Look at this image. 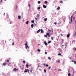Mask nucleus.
<instances>
[{
	"label": "nucleus",
	"mask_w": 76,
	"mask_h": 76,
	"mask_svg": "<svg viewBox=\"0 0 76 76\" xmlns=\"http://www.w3.org/2000/svg\"><path fill=\"white\" fill-rule=\"evenodd\" d=\"M50 32H51V30L48 29V33L46 34L47 35H48L49 38L50 37V36H51V34L49 35L50 34Z\"/></svg>",
	"instance_id": "f257e3e1"
},
{
	"label": "nucleus",
	"mask_w": 76,
	"mask_h": 76,
	"mask_svg": "<svg viewBox=\"0 0 76 76\" xmlns=\"http://www.w3.org/2000/svg\"><path fill=\"white\" fill-rule=\"evenodd\" d=\"M27 42H26V43H25V45L26 46L25 47L26 49H27V48H28V49H29V47H28V44L27 43Z\"/></svg>",
	"instance_id": "f03ea898"
},
{
	"label": "nucleus",
	"mask_w": 76,
	"mask_h": 76,
	"mask_svg": "<svg viewBox=\"0 0 76 76\" xmlns=\"http://www.w3.org/2000/svg\"><path fill=\"white\" fill-rule=\"evenodd\" d=\"M44 44H45V45H46V46H47V45H48V44H47V42H46V41H45Z\"/></svg>",
	"instance_id": "7ed1b4c3"
},
{
	"label": "nucleus",
	"mask_w": 76,
	"mask_h": 76,
	"mask_svg": "<svg viewBox=\"0 0 76 76\" xmlns=\"http://www.w3.org/2000/svg\"><path fill=\"white\" fill-rule=\"evenodd\" d=\"M40 31L41 32V33H42V34H43V33H44V31H43V30L42 29H40Z\"/></svg>",
	"instance_id": "20e7f679"
},
{
	"label": "nucleus",
	"mask_w": 76,
	"mask_h": 76,
	"mask_svg": "<svg viewBox=\"0 0 76 76\" xmlns=\"http://www.w3.org/2000/svg\"><path fill=\"white\" fill-rule=\"evenodd\" d=\"M43 8H47V6L44 5H43Z\"/></svg>",
	"instance_id": "39448f33"
},
{
	"label": "nucleus",
	"mask_w": 76,
	"mask_h": 76,
	"mask_svg": "<svg viewBox=\"0 0 76 76\" xmlns=\"http://www.w3.org/2000/svg\"><path fill=\"white\" fill-rule=\"evenodd\" d=\"M72 22V20H69V23H71ZM70 25H71V24H70Z\"/></svg>",
	"instance_id": "423d86ee"
},
{
	"label": "nucleus",
	"mask_w": 76,
	"mask_h": 76,
	"mask_svg": "<svg viewBox=\"0 0 76 76\" xmlns=\"http://www.w3.org/2000/svg\"><path fill=\"white\" fill-rule=\"evenodd\" d=\"M28 71V69H25V71H24V72L26 73V72H27Z\"/></svg>",
	"instance_id": "0eeeda50"
},
{
	"label": "nucleus",
	"mask_w": 76,
	"mask_h": 76,
	"mask_svg": "<svg viewBox=\"0 0 76 76\" xmlns=\"http://www.w3.org/2000/svg\"><path fill=\"white\" fill-rule=\"evenodd\" d=\"M21 18V17L20 15H19L18 16V19H20V18Z\"/></svg>",
	"instance_id": "6e6552de"
},
{
	"label": "nucleus",
	"mask_w": 76,
	"mask_h": 76,
	"mask_svg": "<svg viewBox=\"0 0 76 76\" xmlns=\"http://www.w3.org/2000/svg\"><path fill=\"white\" fill-rule=\"evenodd\" d=\"M69 37H70V34H69V33L67 34V38H69Z\"/></svg>",
	"instance_id": "1a4fd4ad"
},
{
	"label": "nucleus",
	"mask_w": 76,
	"mask_h": 76,
	"mask_svg": "<svg viewBox=\"0 0 76 76\" xmlns=\"http://www.w3.org/2000/svg\"><path fill=\"white\" fill-rule=\"evenodd\" d=\"M72 42V44H75V41L74 40H73Z\"/></svg>",
	"instance_id": "9d476101"
},
{
	"label": "nucleus",
	"mask_w": 76,
	"mask_h": 76,
	"mask_svg": "<svg viewBox=\"0 0 76 76\" xmlns=\"http://www.w3.org/2000/svg\"><path fill=\"white\" fill-rule=\"evenodd\" d=\"M40 31H41V29H39L38 31H37V33H39V32H40Z\"/></svg>",
	"instance_id": "9b49d317"
},
{
	"label": "nucleus",
	"mask_w": 76,
	"mask_h": 76,
	"mask_svg": "<svg viewBox=\"0 0 76 76\" xmlns=\"http://www.w3.org/2000/svg\"><path fill=\"white\" fill-rule=\"evenodd\" d=\"M34 24H32L31 25V28H34Z\"/></svg>",
	"instance_id": "f8f14e48"
},
{
	"label": "nucleus",
	"mask_w": 76,
	"mask_h": 76,
	"mask_svg": "<svg viewBox=\"0 0 76 76\" xmlns=\"http://www.w3.org/2000/svg\"><path fill=\"white\" fill-rule=\"evenodd\" d=\"M60 60L56 61V63H60Z\"/></svg>",
	"instance_id": "ddd939ff"
},
{
	"label": "nucleus",
	"mask_w": 76,
	"mask_h": 76,
	"mask_svg": "<svg viewBox=\"0 0 76 76\" xmlns=\"http://www.w3.org/2000/svg\"><path fill=\"white\" fill-rule=\"evenodd\" d=\"M28 7H29V8H30V7H31V5H30V4H29V3L28 4Z\"/></svg>",
	"instance_id": "4468645a"
},
{
	"label": "nucleus",
	"mask_w": 76,
	"mask_h": 76,
	"mask_svg": "<svg viewBox=\"0 0 76 76\" xmlns=\"http://www.w3.org/2000/svg\"><path fill=\"white\" fill-rule=\"evenodd\" d=\"M74 36H76V32H75L73 34Z\"/></svg>",
	"instance_id": "2eb2a0df"
},
{
	"label": "nucleus",
	"mask_w": 76,
	"mask_h": 76,
	"mask_svg": "<svg viewBox=\"0 0 76 76\" xmlns=\"http://www.w3.org/2000/svg\"><path fill=\"white\" fill-rule=\"evenodd\" d=\"M17 70V69H16V68H14L13 69V71H16Z\"/></svg>",
	"instance_id": "dca6fc26"
},
{
	"label": "nucleus",
	"mask_w": 76,
	"mask_h": 76,
	"mask_svg": "<svg viewBox=\"0 0 76 76\" xmlns=\"http://www.w3.org/2000/svg\"><path fill=\"white\" fill-rule=\"evenodd\" d=\"M28 23H29V21H27V22H26V24H28Z\"/></svg>",
	"instance_id": "f3484780"
},
{
	"label": "nucleus",
	"mask_w": 76,
	"mask_h": 76,
	"mask_svg": "<svg viewBox=\"0 0 76 76\" xmlns=\"http://www.w3.org/2000/svg\"><path fill=\"white\" fill-rule=\"evenodd\" d=\"M44 20L45 21H47V18H44Z\"/></svg>",
	"instance_id": "a211bd4d"
},
{
	"label": "nucleus",
	"mask_w": 76,
	"mask_h": 76,
	"mask_svg": "<svg viewBox=\"0 0 76 76\" xmlns=\"http://www.w3.org/2000/svg\"><path fill=\"white\" fill-rule=\"evenodd\" d=\"M45 4H47V3H48V2H47V1H45Z\"/></svg>",
	"instance_id": "6ab92c4d"
},
{
	"label": "nucleus",
	"mask_w": 76,
	"mask_h": 76,
	"mask_svg": "<svg viewBox=\"0 0 76 76\" xmlns=\"http://www.w3.org/2000/svg\"><path fill=\"white\" fill-rule=\"evenodd\" d=\"M51 31L52 32H51V34L52 35H53V30L52 29V31Z\"/></svg>",
	"instance_id": "aec40b11"
},
{
	"label": "nucleus",
	"mask_w": 76,
	"mask_h": 76,
	"mask_svg": "<svg viewBox=\"0 0 76 76\" xmlns=\"http://www.w3.org/2000/svg\"><path fill=\"white\" fill-rule=\"evenodd\" d=\"M3 65H4V66H6V63H4L3 64Z\"/></svg>",
	"instance_id": "412c9836"
},
{
	"label": "nucleus",
	"mask_w": 76,
	"mask_h": 76,
	"mask_svg": "<svg viewBox=\"0 0 76 76\" xmlns=\"http://www.w3.org/2000/svg\"><path fill=\"white\" fill-rule=\"evenodd\" d=\"M50 42H51V41H49V42H48V43L50 44Z\"/></svg>",
	"instance_id": "4be33fe9"
},
{
	"label": "nucleus",
	"mask_w": 76,
	"mask_h": 76,
	"mask_svg": "<svg viewBox=\"0 0 76 76\" xmlns=\"http://www.w3.org/2000/svg\"><path fill=\"white\" fill-rule=\"evenodd\" d=\"M61 41H62V43H63V42H64V39H61Z\"/></svg>",
	"instance_id": "5701e85b"
},
{
	"label": "nucleus",
	"mask_w": 76,
	"mask_h": 76,
	"mask_svg": "<svg viewBox=\"0 0 76 76\" xmlns=\"http://www.w3.org/2000/svg\"><path fill=\"white\" fill-rule=\"evenodd\" d=\"M47 35H44V37H46V38H48V37H47Z\"/></svg>",
	"instance_id": "b1692460"
},
{
	"label": "nucleus",
	"mask_w": 76,
	"mask_h": 76,
	"mask_svg": "<svg viewBox=\"0 0 76 76\" xmlns=\"http://www.w3.org/2000/svg\"><path fill=\"white\" fill-rule=\"evenodd\" d=\"M37 51L38 52H40L41 51V50H39V49H38L37 50Z\"/></svg>",
	"instance_id": "393cba45"
},
{
	"label": "nucleus",
	"mask_w": 76,
	"mask_h": 76,
	"mask_svg": "<svg viewBox=\"0 0 76 76\" xmlns=\"http://www.w3.org/2000/svg\"><path fill=\"white\" fill-rule=\"evenodd\" d=\"M26 67L27 68H28V64H27L26 65Z\"/></svg>",
	"instance_id": "a878e982"
},
{
	"label": "nucleus",
	"mask_w": 76,
	"mask_h": 76,
	"mask_svg": "<svg viewBox=\"0 0 76 76\" xmlns=\"http://www.w3.org/2000/svg\"><path fill=\"white\" fill-rule=\"evenodd\" d=\"M41 3V1H38V4H40Z\"/></svg>",
	"instance_id": "bb28decb"
},
{
	"label": "nucleus",
	"mask_w": 76,
	"mask_h": 76,
	"mask_svg": "<svg viewBox=\"0 0 76 76\" xmlns=\"http://www.w3.org/2000/svg\"><path fill=\"white\" fill-rule=\"evenodd\" d=\"M75 29H76V20L75 21Z\"/></svg>",
	"instance_id": "cd10ccee"
},
{
	"label": "nucleus",
	"mask_w": 76,
	"mask_h": 76,
	"mask_svg": "<svg viewBox=\"0 0 76 76\" xmlns=\"http://www.w3.org/2000/svg\"><path fill=\"white\" fill-rule=\"evenodd\" d=\"M58 56H61V53H58Z\"/></svg>",
	"instance_id": "c85d7f7f"
},
{
	"label": "nucleus",
	"mask_w": 76,
	"mask_h": 76,
	"mask_svg": "<svg viewBox=\"0 0 76 76\" xmlns=\"http://www.w3.org/2000/svg\"><path fill=\"white\" fill-rule=\"evenodd\" d=\"M73 18V15H72L71 17V20H72V18Z\"/></svg>",
	"instance_id": "c756f323"
},
{
	"label": "nucleus",
	"mask_w": 76,
	"mask_h": 76,
	"mask_svg": "<svg viewBox=\"0 0 76 76\" xmlns=\"http://www.w3.org/2000/svg\"><path fill=\"white\" fill-rule=\"evenodd\" d=\"M71 75V74L70 73H69L68 74V76H70Z\"/></svg>",
	"instance_id": "7c9ffc66"
},
{
	"label": "nucleus",
	"mask_w": 76,
	"mask_h": 76,
	"mask_svg": "<svg viewBox=\"0 0 76 76\" xmlns=\"http://www.w3.org/2000/svg\"><path fill=\"white\" fill-rule=\"evenodd\" d=\"M48 59H49V60H51V58H50V57H48Z\"/></svg>",
	"instance_id": "2f4dec72"
},
{
	"label": "nucleus",
	"mask_w": 76,
	"mask_h": 76,
	"mask_svg": "<svg viewBox=\"0 0 76 76\" xmlns=\"http://www.w3.org/2000/svg\"><path fill=\"white\" fill-rule=\"evenodd\" d=\"M57 9L58 10H60V7H58L57 8Z\"/></svg>",
	"instance_id": "473e14b6"
},
{
	"label": "nucleus",
	"mask_w": 76,
	"mask_h": 76,
	"mask_svg": "<svg viewBox=\"0 0 76 76\" xmlns=\"http://www.w3.org/2000/svg\"><path fill=\"white\" fill-rule=\"evenodd\" d=\"M32 23H34V20H31V21Z\"/></svg>",
	"instance_id": "72a5a7b5"
},
{
	"label": "nucleus",
	"mask_w": 76,
	"mask_h": 76,
	"mask_svg": "<svg viewBox=\"0 0 76 76\" xmlns=\"http://www.w3.org/2000/svg\"><path fill=\"white\" fill-rule=\"evenodd\" d=\"M40 8H41L40 7H38L37 8V9H38V10H39V9H40Z\"/></svg>",
	"instance_id": "f704fd0d"
},
{
	"label": "nucleus",
	"mask_w": 76,
	"mask_h": 76,
	"mask_svg": "<svg viewBox=\"0 0 76 76\" xmlns=\"http://www.w3.org/2000/svg\"><path fill=\"white\" fill-rule=\"evenodd\" d=\"M58 71H59L60 72H61V69H59L58 70Z\"/></svg>",
	"instance_id": "c9c22d12"
},
{
	"label": "nucleus",
	"mask_w": 76,
	"mask_h": 76,
	"mask_svg": "<svg viewBox=\"0 0 76 76\" xmlns=\"http://www.w3.org/2000/svg\"><path fill=\"white\" fill-rule=\"evenodd\" d=\"M45 54H46V55L47 54V52H45Z\"/></svg>",
	"instance_id": "e433bc0d"
},
{
	"label": "nucleus",
	"mask_w": 76,
	"mask_h": 76,
	"mask_svg": "<svg viewBox=\"0 0 76 76\" xmlns=\"http://www.w3.org/2000/svg\"><path fill=\"white\" fill-rule=\"evenodd\" d=\"M50 69H51V66H49V67L48 69H49V70H50Z\"/></svg>",
	"instance_id": "4c0bfd02"
},
{
	"label": "nucleus",
	"mask_w": 76,
	"mask_h": 76,
	"mask_svg": "<svg viewBox=\"0 0 76 76\" xmlns=\"http://www.w3.org/2000/svg\"><path fill=\"white\" fill-rule=\"evenodd\" d=\"M46 67H48V64H46Z\"/></svg>",
	"instance_id": "58836bf2"
},
{
	"label": "nucleus",
	"mask_w": 76,
	"mask_h": 76,
	"mask_svg": "<svg viewBox=\"0 0 76 76\" xmlns=\"http://www.w3.org/2000/svg\"><path fill=\"white\" fill-rule=\"evenodd\" d=\"M23 63H25V61H23Z\"/></svg>",
	"instance_id": "ea45409f"
},
{
	"label": "nucleus",
	"mask_w": 76,
	"mask_h": 76,
	"mask_svg": "<svg viewBox=\"0 0 76 76\" xmlns=\"http://www.w3.org/2000/svg\"><path fill=\"white\" fill-rule=\"evenodd\" d=\"M43 66H46V65L45 64H43Z\"/></svg>",
	"instance_id": "a19ab883"
},
{
	"label": "nucleus",
	"mask_w": 76,
	"mask_h": 76,
	"mask_svg": "<svg viewBox=\"0 0 76 76\" xmlns=\"http://www.w3.org/2000/svg\"><path fill=\"white\" fill-rule=\"evenodd\" d=\"M28 72L29 73V74H30V73H29V70H28Z\"/></svg>",
	"instance_id": "79ce46f5"
},
{
	"label": "nucleus",
	"mask_w": 76,
	"mask_h": 76,
	"mask_svg": "<svg viewBox=\"0 0 76 76\" xmlns=\"http://www.w3.org/2000/svg\"><path fill=\"white\" fill-rule=\"evenodd\" d=\"M74 64H76V61H74Z\"/></svg>",
	"instance_id": "37998d69"
},
{
	"label": "nucleus",
	"mask_w": 76,
	"mask_h": 76,
	"mask_svg": "<svg viewBox=\"0 0 76 76\" xmlns=\"http://www.w3.org/2000/svg\"><path fill=\"white\" fill-rule=\"evenodd\" d=\"M54 24H55V25H56V24H57V22H55Z\"/></svg>",
	"instance_id": "c03bdc74"
},
{
	"label": "nucleus",
	"mask_w": 76,
	"mask_h": 76,
	"mask_svg": "<svg viewBox=\"0 0 76 76\" xmlns=\"http://www.w3.org/2000/svg\"><path fill=\"white\" fill-rule=\"evenodd\" d=\"M30 72L31 73H32V71L31 70H30Z\"/></svg>",
	"instance_id": "a18cd8bd"
},
{
	"label": "nucleus",
	"mask_w": 76,
	"mask_h": 76,
	"mask_svg": "<svg viewBox=\"0 0 76 76\" xmlns=\"http://www.w3.org/2000/svg\"><path fill=\"white\" fill-rule=\"evenodd\" d=\"M44 72H46V70H45V69L44 70Z\"/></svg>",
	"instance_id": "49530a36"
},
{
	"label": "nucleus",
	"mask_w": 76,
	"mask_h": 76,
	"mask_svg": "<svg viewBox=\"0 0 76 76\" xmlns=\"http://www.w3.org/2000/svg\"><path fill=\"white\" fill-rule=\"evenodd\" d=\"M51 39H52V40H53V38L52 37H51Z\"/></svg>",
	"instance_id": "de8ad7c7"
},
{
	"label": "nucleus",
	"mask_w": 76,
	"mask_h": 76,
	"mask_svg": "<svg viewBox=\"0 0 76 76\" xmlns=\"http://www.w3.org/2000/svg\"><path fill=\"white\" fill-rule=\"evenodd\" d=\"M60 3H63V1H61L60 2Z\"/></svg>",
	"instance_id": "09e8293b"
},
{
	"label": "nucleus",
	"mask_w": 76,
	"mask_h": 76,
	"mask_svg": "<svg viewBox=\"0 0 76 76\" xmlns=\"http://www.w3.org/2000/svg\"><path fill=\"white\" fill-rule=\"evenodd\" d=\"M67 45L65 44V47H66V46H67Z\"/></svg>",
	"instance_id": "8fccbe9b"
},
{
	"label": "nucleus",
	"mask_w": 76,
	"mask_h": 76,
	"mask_svg": "<svg viewBox=\"0 0 76 76\" xmlns=\"http://www.w3.org/2000/svg\"><path fill=\"white\" fill-rule=\"evenodd\" d=\"M12 45H15V44H14V43H13L12 44Z\"/></svg>",
	"instance_id": "3c124183"
},
{
	"label": "nucleus",
	"mask_w": 76,
	"mask_h": 76,
	"mask_svg": "<svg viewBox=\"0 0 76 76\" xmlns=\"http://www.w3.org/2000/svg\"><path fill=\"white\" fill-rule=\"evenodd\" d=\"M74 50H75V51H76V48H74Z\"/></svg>",
	"instance_id": "603ef678"
},
{
	"label": "nucleus",
	"mask_w": 76,
	"mask_h": 76,
	"mask_svg": "<svg viewBox=\"0 0 76 76\" xmlns=\"http://www.w3.org/2000/svg\"><path fill=\"white\" fill-rule=\"evenodd\" d=\"M40 67V66H39V65L38 66V67H37V69H38V67Z\"/></svg>",
	"instance_id": "864d4df0"
},
{
	"label": "nucleus",
	"mask_w": 76,
	"mask_h": 76,
	"mask_svg": "<svg viewBox=\"0 0 76 76\" xmlns=\"http://www.w3.org/2000/svg\"><path fill=\"white\" fill-rule=\"evenodd\" d=\"M65 52H66V49H65Z\"/></svg>",
	"instance_id": "5fc2aeb1"
},
{
	"label": "nucleus",
	"mask_w": 76,
	"mask_h": 76,
	"mask_svg": "<svg viewBox=\"0 0 76 76\" xmlns=\"http://www.w3.org/2000/svg\"><path fill=\"white\" fill-rule=\"evenodd\" d=\"M9 60H7V62H9Z\"/></svg>",
	"instance_id": "6e6d98bb"
},
{
	"label": "nucleus",
	"mask_w": 76,
	"mask_h": 76,
	"mask_svg": "<svg viewBox=\"0 0 76 76\" xmlns=\"http://www.w3.org/2000/svg\"><path fill=\"white\" fill-rule=\"evenodd\" d=\"M29 50H27V52H29Z\"/></svg>",
	"instance_id": "4d7b16f0"
},
{
	"label": "nucleus",
	"mask_w": 76,
	"mask_h": 76,
	"mask_svg": "<svg viewBox=\"0 0 76 76\" xmlns=\"http://www.w3.org/2000/svg\"><path fill=\"white\" fill-rule=\"evenodd\" d=\"M37 17H38L39 16V15H37Z\"/></svg>",
	"instance_id": "13d9d810"
},
{
	"label": "nucleus",
	"mask_w": 76,
	"mask_h": 76,
	"mask_svg": "<svg viewBox=\"0 0 76 76\" xmlns=\"http://www.w3.org/2000/svg\"><path fill=\"white\" fill-rule=\"evenodd\" d=\"M35 19L36 20H37V18H35Z\"/></svg>",
	"instance_id": "bf43d9fd"
},
{
	"label": "nucleus",
	"mask_w": 76,
	"mask_h": 76,
	"mask_svg": "<svg viewBox=\"0 0 76 76\" xmlns=\"http://www.w3.org/2000/svg\"><path fill=\"white\" fill-rule=\"evenodd\" d=\"M72 62H74L75 61H74L72 60Z\"/></svg>",
	"instance_id": "052dcab7"
},
{
	"label": "nucleus",
	"mask_w": 76,
	"mask_h": 76,
	"mask_svg": "<svg viewBox=\"0 0 76 76\" xmlns=\"http://www.w3.org/2000/svg\"><path fill=\"white\" fill-rule=\"evenodd\" d=\"M60 52H61V51H62V50H60Z\"/></svg>",
	"instance_id": "680f3d73"
},
{
	"label": "nucleus",
	"mask_w": 76,
	"mask_h": 76,
	"mask_svg": "<svg viewBox=\"0 0 76 76\" xmlns=\"http://www.w3.org/2000/svg\"><path fill=\"white\" fill-rule=\"evenodd\" d=\"M1 2H2V0H1Z\"/></svg>",
	"instance_id": "e2e57ef3"
},
{
	"label": "nucleus",
	"mask_w": 76,
	"mask_h": 76,
	"mask_svg": "<svg viewBox=\"0 0 76 76\" xmlns=\"http://www.w3.org/2000/svg\"><path fill=\"white\" fill-rule=\"evenodd\" d=\"M50 32H51V31H50V32H49V34H50Z\"/></svg>",
	"instance_id": "0e129e2a"
},
{
	"label": "nucleus",
	"mask_w": 76,
	"mask_h": 76,
	"mask_svg": "<svg viewBox=\"0 0 76 76\" xmlns=\"http://www.w3.org/2000/svg\"><path fill=\"white\" fill-rule=\"evenodd\" d=\"M61 36H63V34H61Z\"/></svg>",
	"instance_id": "69168bd1"
},
{
	"label": "nucleus",
	"mask_w": 76,
	"mask_h": 76,
	"mask_svg": "<svg viewBox=\"0 0 76 76\" xmlns=\"http://www.w3.org/2000/svg\"><path fill=\"white\" fill-rule=\"evenodd\" d=\"M5 14V13H4V14Z\"/></svg>",
	"instance_id": "338daca9"
},
{
	"label": "nucleus",
	"mask_w": 76,
	"mask_h": 76,
	"mask_svg": "<svg viewBox=\"0 0 76 76\" xmlns=\"http://www.w3.org/2000/svg\"><path fill=\"white\" fill-rule=\"evenodd\" d=\"M17 7H18V6H17L16 7V8H17Z\"/></svg>",
	"instance_id": "774afa93"
}]
</instances>
